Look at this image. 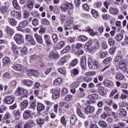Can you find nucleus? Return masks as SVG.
Listing matches in <instances>:
<instances>
[{
    "label": "nucleus",
    "instance_id": "nucleus-9",
    "mask_svg": "<svg viewBox=\"0 0 128 128\" xmlns=\"http://www.w3.org/2000/svg\"><path fill=\"white\" fill-rule=\"evenodd\" d=\"M11 16H12L13 18H18V20L22 19V12L13 10L11 12Z\"/></svg>",
    "mask_w": 128,
    "mask_h": 128
},
{
    "label": "nucleus",
    "instance_id": "nucleus-5",
    "mask_svg": "<svg viewBox=\"0 0 128 128\" xmlns=\"http://www.w3.org/2000/svg\"><path fill=\"white\" fill-rule=\"evenodd\" d=\"M26 40L28 42H30V44L32 46H34L36 44V40L34 37L32 36V34H27L26 35Z\"/></svg>",
    "mask_w": 128,
    "mask_h": 128
},
{
    "label": "nucleus",
    "instance_id": "nucleus-35",
    "mask_svg": "<svg viewBox=\"0 0 128 128\" xmlns=\"http://www.w3.org/2000/svg\"><path fill=\"white\" fill-rule=\"evenodd\" d=\"M98 124L101 128H106V126H108V124L104 120L99 121Z\"/></svg>",
    "mask_w": 128,
    "mask_h": 128
},
{
    "label": "nucleus",
    "instance_id": "nucleus-61",
    "mask_svg": "<svg viewBox=\"0 0 128 128\" xmlns=\"http://www.w3.org/2000/svg\"><path fill=\"white\" fill-rule=\"evenodd\" d=\"M10 114L8 112H7L4 116V120H8L10 118Z\"/></svg>",
    "mask_w": 128,
    "mask_h": 128
},
{
    "label": "nucleus",
    "instance_id": "nucleus-39",
    "mask_svg": "<svg viewBox=\"0 0 128 128\" xmlns=\"http://www.w3.org/2000/svg\"><path fill=\"white\" fill-rule=\"evenodd\" d=\"M66 46V42L62 40L58 42V44L57 45L58 48H64Z\"/></svg>",
    "mask_w": 128,
    "mask_h": 128
},
{
    "label": "nucleus",
    "instance_id": "nucleus-54",
    "mask_svg": "<svg viewBox=\"0 0 128 128\" xmlns=\"http://www.w3.org/2000/svg\"><path fill=\"white\" fill-rule=\"evenodd\" d=\"M32 24L34 26H36L38 25V20L37 18H34L32 20Z\"/></svg>",
    "mask_w": 128,
    "mask_h": 128
},
{
    "label": "nucleus",
    "instance_id": "nucleus-6",
    "mask_svg": "<svg viewBox=\"0 0 128 128\" xmlns=\"http://www.w3.org/2000/svg\"><path fill=\"white\" fill-rule=\"evenodd\" d=\"M94 110H96L94 106H88L84 108V112H85L86 114H92V112H94Z\"/></svg>",
    "mask_w": 128,
    "mask_h": 128
},
{
    "label": "nucleus",
    "instance_id": "nucleus-28",
    "mask_svg": "<svg viewBox=\"0 0 128 128\" xmlns=\"http://www.w3.org/2000/svg\"><path fill=\"white\" fill-rule=\"evenodd\" d=\"M13 68L15 70H17V72H20L22 68V66L20 64H16L13 66Z\"/></svg>",
    "mask_w": 128,
    "mask_h": 128
},
{
    "label": "nucleus",
    "instance_id": "nucleus-1",
    "mask_svg": "<svg viewBox=\"0 0 128 128\" xmlns=\"http://www.w3.org/2000/svg\"><path fill=\"white\" fill-rule=\"evenodd\" d=\"M28 90L18 87L16 90V96H21L22 98H28Z\"/></svg>",
    "mask_w": 128,
    "mask_h": 128
},
{
    "label": "nucleus",
    "instance_id": "nucleus-19",
    "mask_svg": "<svg viewBox=\"0 0 128 128\" xmlns=\"http://www.w3.org/2000/svg\"><path fill=\"white\" fill-rule=\"evenodd\" d=\"M32 112L30 110H27L25 111L23 114V118L26 120L28 118L29 116H30V114Z\"/></svg>",
    "mask_w": 128,
    "mask_h": 128
},
{
    "label": "nucleus",
    "instance_id": "nucleus-36",
    "mask_svg": "<svg viewBox=\"0 0 128 128\" xmlns=\"http://www.w3.org/2000/svg\"><path fill=\"white\" fill-rule=\"evenodd\" d=\"M4 64H8L10 62V59L8 57H5L2 60Z\"/></svg>",
    "mask_w": 128,
    "mask_h": 128
},
{
    "label": "nucleus",
    "instance_id": "nucleus-50",
    "mask_svg": "<svg viewBox=\"0 0 128 128\" xmlns=\"http://www.w3.org/2000/svg\"><path fill=\"white\" fill-rule=\"evenodd\" d=\"M104 84L106 86H112V82L109 80H106L104 82Z\"/></svg>",
    "mask_w": 128,
    "mask_h": 128
},
{
    "label": "nucleus",
    "instance_id": "nucleus-8",
    "mask_svg": "<svg viewBox=\"0 0 128 128\" xmlns=\"http://www.w3.org/2000/svg\"><path fill=\"white\" fill-rule=\"evenodd\" d=\"M102 83H98L96 85V87L98 88V90L100 94V96H104V87L102 86Z\"/></svg>",
    "mask_w": 128,
    "mask_h": 128
},
{
    "label": "nucleus",
    "instance_id": "nucleus-10",
    "mask_svg": "<svg viewBox=\"0 0 128 128\" xmlns=\"http://www.w3.org/2000/svg\"><path fill=\"white\" fill-rule=\"evenodd\" d=\"M34 36L38 44H44V40L42 36L38 35V34H35Z\"/></svg>",
    "mask_w": 128,
    "mask_h": 128
},
{
    "label": "nucleus",
    "instance_id": "nucleus-26",
    "mask_svg": "<svg viewBox=\"0 0 128 128\" xmlns=\"http://www.w3.org/2000/svg\"><path fill=\"white\" fill-rule=\"evenodd\" d=\"M71 56L70 54H68L66 56H64V57L60 58L61 60L64 62V64H66V62H68L69 60V58H70Z\"/></svg>",
    "mask_w": 128,
    "mask_h": 128
},
{
    "label": "nucleus",
    "instance_id": "nucleus-52",
    "mask_svg": "<svg viewBox=\"0 0 128 128\" xmlns=\"http://www.w3.org/2000/svg\"><path fill=\"white\" fill-rule=\"evenodd\" d=\"M9 86L10 88H16V81L14 80H12L9 84Z\"/></svg>",
    "mask_w": 128,
    "mask_h": 128
},
{
    "label": "nucleus",
    "instance_id": "nucleus-20",
    "mask_svg": "<svg viewBox=\"0 0 128 128\" xmlns=\"http://www.w3.org/2000/svg\"><path fill=\"white\" fill-rule=\"evenodd\" d=\"M44 105L40 102H38L37 104V110L38 112H42L44 110Z\"/></svg>",
    "mask_w": 128,
    "mask_h": 128
},
{
    "label": "nucleus",
    "instance_id": "nucleus-23",
    "mask_svg": "<svg viewBox=\"0 0 128 128\" xmlns=\"http://www.w3.org/2000/svg\"><path fill=\"white\" fill-rule=\"evenodd\" d=\"M27 8L28 10H32L34 8V1L32 0H28L27 1Z\"/></svg>",
    "mask_w": 128,
    "mask_h": 128
},
{
    "label": "nucleus",
    "instance_id": "nucleus-56",
    "mask_svg": "<svg viewBox=\"0 0 128 128\" xmlns=\"http://www.w3.org/2000/svg\"><path fill=\"white\" fill-rule=\"evenodd\" d=\"M42 23L44 26H48V24H50V22H48V20L46 18H43L42 20Z\"/></svg>",
    "mask_w": 128,
    "mask_h": 128
},
{
    "label": "nucleus",
    "instance_id": "nucleus-51",
    "mask_svg": "<svg viewBox=\"0 0 128 128\" xmlns=\"http://www.w3.org/2000/svg\"><path fill=\"white\" fill-rule=\"evenodd\" d=\"M30 14L31 16H34V18H38V16H40V14L36 10L31 12Z\"/></svg>",
    "mask_w": 128,
    "mask_h": 128
},
{
    "label": "nucleus",
    "instance_id": "nucleus-37",
    "mask_svg": "<svg viewBox=\"0 0 128 128\" xmlns=\"http://www.w3.org/2000/svg\"><path fill=\"white\" fill-rule=\"evenodd\" d=\"M115 42H116L114 41V40L113 38H110L108 39V44H109V46H114Z\"/></svg>",
    "mask_w": 128,
    "mask_h": 128
},
{
    "label": "nucleus",
    "instance_id": "nucleus-48",
    "mask_svg": "<svg viewBox=\"0 0 128 128\" xmlns=\"http://www.w3.org/2000/svg\"><path fill=\"white\" fill-rule=\"evenodd\" d=\"M91 14L95 18H98V13L97 11L94 10H92L91 11Z\"/></svg>",
    "mask_w": 128,
    "mask_h": 128
},
{
    "label": "nucleus",
    "instance_id": "nucleus-3",
    "mask_svg": "<svg viewBox=\"0 0 128 128\" xmlns=\"http://www.w3.org/2000/svg\"><path fill=\"white\" fill-rule=\"evenodd\" d=\"M14 40L15 42L18 44H22L24 42V36L20 34H16L14 36Z\"/></svg>",
    "mask_w": 128,
    "mask_h": 128
},
{
    "label": "nucleus",
    "instance_id": "nucleus-14",
    "mask_svg": "<svg viewBox=\"0 0 128 128\" xmlns=\"http://www.w3.org/2000/svg\"><path fill=\"white\" fill-rule=\"evenodd\" d=\"M4 100L7 104H12L14 102V98L12 96H6Z\"/></svg>",
    "mask_w": 128,
    "mask_h": 128
},
{
    "label": "nucleus",
    "instance_id": "nucleus-45",
    "mask_svg": "<svg viewBox=\"0 0 128 128\" xmlns=\"http://www.w3.org/2000/svg\"><path fill=\"white\" fill-rule=\"evenodd\" d=\"M60 20L62 24H64V22H66V16H64V14H60Z\"/></svg>",
    "mask_w": 128,
    "mask_h": 128
},
{
    "label": "nucleus",
    "instance_id": "nucleus-42",
    "mask_svg": "<svg viewBox=\"0 0 128 128\" xmlns=\"http://www.w3.org/2000/svg\"><path fill=\"white\" fill-rule=\"evenodd\" d=\"M102 18L104 20H108L110 18V16L108 14H102Z\"/></svg>",
    "mask_w": 128,
    "mask_h": 128
},
{
    "label": "nucleus",
    "instance_id": "nucleus-60",
    "mask_svg": "<svg viewBox=\"0 0 128 128\" xmlns=\"http://www.w3.org/2000/svg\"><path fill=\"white\" fill-rule=\"evenodd\" d=\"M61 124L63 126H66V118L64 116H62L60 119Z\"/></svg>",
    "mask_w": 128,
    "mask_h": 128
},
{
    "label": "nucleus",
    "instance_id": "nucleus-57",
    "mask_svg": "<svg viewBox=\"0 0 128 128\" xmlns=\"http://www.w3.org/2000/svg\"><path fill=\"white\" fill-rule=\"evenodd\" d=\"M38 94H40V90H36L34 92V94L36 96L38 97V98H40V100H42V98L40 96H38Z\"/></svg>",
    "mask_w": 128,
    "mask_h": 128
},
{
    "label": "nucleus",
    "instance_id": "nucleus-29",
    "mask_svg": "<svg viewBox=\"0 0 128 128\" xmlns=\"http://www.w3.org/2000/svg\"><path fill=\"white\" fill-rule=\"evenodd\" d=\"M124 76L122 74V73H117L115 76V78L116 80H124Z\"/></svg>",
    "mask_w": 128,
    "mask_h": 128
},
{
    "label": "nucleus",
    "instance_id": "nucleus-43",
    "mask_svg": "<svg viewBox=\"0 0 128 128\" xmlns=\"http://www.w3.org/2000/svg\"><path fill=\"white\" fill-rule=\"evenodd\" d=\"M77 114L80 118H86V116L82 114V111H80V108H78L76 110Z\"/></svg>",
    "mask_w": 128,
    "mask_h": 128
},
{
    "label": "nucleus",
    "instance_id": "nucleus-11",
    "mask_svg": "<svg viewBox=\"0 0 128 128\" xmlns=\"http://www.w3.org/2000/svg\"><path fill=\"white\" fill-rule=\"evenodd\" d=\"M80 64L83 70L86 68V58L83 56L81 58Z\"/></svg>",
    "mask_w": 128,
    "mask_h": 128
},
{
    "label": "nucleus",
    "instance_id": "nucleus-27",
    "mask_svg": "<svg viewBox=\"0 0 128 128\" xmlns=\"http://www.w3.org/2000/svg\"><path fill=\"white\" fill-rule=\"evenodd\" d=\"M109 12L110 14H118V9L114 8H111L109 10Z\"/></svg>",
    "mask_w": 128,
    "mask_h": 128
},
{
    "label": "nucleus",
    "instance_id": "nucleus-64",
    "mask_svg": "<svg viewBox=\"0 0 128 128\" xmlns=\"http://www.w3.org/2000/svg\"><path fill=\"white\" fill-rule=\"evenodd\" d=\"M119 68H124L126 66V64L124 62L122 61L119 63Z\"/></svg>",
    "mask_w": 128,
    "mask_h": 128
},
{
    "label": "nucleus",
    "instance_id": "nucleus-30",
    "mask_svg": "<svg viewBox=\"0 0 128 128\" xmlns=\"http://www.w3.org/2000/svg\"><path fill=\"white\" fill-rule=\"evenodd\" d=\"M124 38V34H119L116 36L115 40L116 42H120Z\"/></svg>",
    "mask_w": 128,
    "mask_h": 128
},
{
    "label": "nucleus",
    "instance_id": "nucleus-40",
    "mask_svg": "<svg viewBox=\"0 0 128 128\" xmlns=\"http://www.w3.org/2000/svg\"><path fill=\"white\" fill-rule=\"evenodd\" d=\"M28 24V21L27 20H24L23 22H20L19 24L20 28H26Z\"/></svg>",
    "mask_w": 128,
    "mask_h": 128
},
{
    "label": "nucleus",
    "instance_id": "nucleus-33",
    "mask_svg": "<svg viewBox=\"0 0 128 128\" xmlns=\"http://www.w3.org/2000/svg\"><path fill=\"white\" fill-rule=\"evenodd\" d=\"M70 50V46H68L61 51V54H64L68 52Z\"/></svg>",
    "mask_w": 128,
    "mask_h": 128
},
{
    "label": "nucleus",
    "instance_id": "nucleus-21",
    "mask_svg": "<svg viewBox=\"0 0 128 128\" xmlns=\"http://www.w3.org/2000/svg\"><path fill=\"white\" fill-rule=\"evenodd\" d=\"M77 40L79 42H86V40H88V38L85 36L80 35L78 36Z\"/></svg>",
    "mask_w": 128,
    "mask_h": 128
},
{
    "label": "nucleus",
    "instance_id": "nucleus-7",
    "mask_svg": "<svg viewBox=\"0 0 128 128\" xmlns=\"http://www.w3.org/2000/svg\"><path fill=\"white\" fill-rule=\"evenodd\" d=\"M50 92L52 94V98H54V100H56V98H60V91L56 89H52Z\"/></svg>",
    "mask_w": 128,
    "mask_h": 128
},
{
    "label": "nucleus",
    "instance_id": "nucleus-63",
    "mask_svg": "<svg viewBox=\"0 0 128 128\" xmlns=\"http://www.w3.org/2000/svg\"><path fill=\"white\" fill-rule=\"evenodd\" d=\"M0 10L2 12H6L8 10V6H2V7L1 8Z\"/></svg>",
    "mask_w": 128,
    "mask_h": 128
},
{
    "label": "nucleus",
    "instance_id": "nucleus-38",
    "mask_svg": "<svg viewBox=\"0 0 128 128\" xmlns=\"http://www.w3.org/2000/svg\"><path fill=\"white\" fill-rule=\"evenodd\" d=\"M88 66L90 68H92L94 66V62H92V59L88 58Z\"/></svg>",
    "mask_w": 128,
    "mask_h": 128
},
{
    "label": "nucleus",
    "instance_id": "nucleus-49",
    "mask_svg": "<svg viewBox=\"0 0 128 128\" xmlns=\"http://www.w3.org/2000/svg\"><path fill=\"white\" fill-rule=\"evenodd\" d=\"M54 10H54V12L55 14H58L60 12V6H55L54 7Z\"/></svg>",
    "mask_w": 128,
    "mask_h": 128
},
{
    "label": "nucleus",
    "instance_id": "nucleus-18",
    "mask_svg": "<svg viewBox=\"0 0 128 128\" xmlns=\"http://www.w3.org/2000/svg\"><path fill=\"white\" fill-rule=\"evenodd\" d=\"M20 53L21 56H26L28 54V48L26 46H24L20 49Z\"/></svg>",
    "mask_w": 128,
    "mask_h": 128
},
{
    "label": "nucleus",
    "instance_id": "nucleus-31",
    "mask_svg": "<svg viewBox=\"0 0 128 128\" xmlns=\"http://www.w3.org/2000/svg\"><path fill=\"white\" fill-rule=\"evenodd\" d=\"M32 126H34V122H27L24 124V128H32Z\"/></svg>",
    "mask_w": 128,
    "mask_h": 128
},
{
    "label": "nucleus",
    "instance_id": "nucleus-32",
    "mask_svg": "<svg viewBox=\"0 0 128 128\" xmlns=\"http://www.w3.org/2000/svg\"><path fill=\"white\" fill-rule=\"evenodd\" d=\"M89 100H98V94H92L88 96Z\"/></svg>",
    "mask_w": 128,
    "mask_h": 128
},
{
    "label": "nucleus",
    "instance_id": "nucleus-62",
    "mask_svg": "<svg viewBox=\"0 0 128 128\" xmlns=\"http://www.w3.org/2000/svg\"><path fill=\"white\" fill-rule=\"evenodd\" d=\"M44 122V120L42 118H38L36 120V122L38 124H43Z\"/></svg>",
    "mask_w": 128,
    "mask_h": 128
},
{
    "label": "nucleus",
    "instance_id": "nucleus-16",
    "mask_svg": "<svg viewBox=\"0 0 128 128\" xmlns=\"http://www.w3.org/2000/svg\"><path fill=\"white\" fill-rule=\"evenodd\" d=\"M44 40L45 43L47 44L48 46H49L50 44H52V42H51L50 36L48 35V34L44 35Z\"/></svg>",
    "mask_w": 128,
    "mask_h": 128
},
{
    "label": "nucleus",
    "instance_id": "nucleus-44",
    "mask_svg": "<svg viewBox=\"0 0 128 128\" xmlns=\"http://www.w3.org/2000/svg\"><path fill=\"white\" fill-rule=\"evenodd\" d=\"M78 64V59L75 58L70 63V66H75Z\"/></svg>",
    "mask_w": 128,
    "mask_h": 128
},
{
    "label": "nucleus",
    "instance_id": "nucleus-17",
    "mask_svg": "<svg viewBox=\"0 0 128 128\" xmlns=\"http://www.w3.org/2000/svg\"><path fill=\"white\" fill-rule=\"evenodd\" d=\"M48 58H60V55H58V54L54 53V52H51Z\"/></svg>",
    "mask_w": 128,
    "mask_h": 128
},
{
    "label": "nucleus",
    "instance_id": "nucleus-22",
    "mask_svg": "<svg viewBox=\"0 0 128 128\" xmlns=\"http://www.w3.org/2000/svg\"><path fill=\"white\" fill-rule=\"evenodd\" d=\"M58 72H60V74H64V76H66V70L64 68V67H61L58 69Z\"/></svg>",
    "mask_w": 128,
    "mask_h": 128
},
{
    "label": "nucleus",
    "instance_id": "nucleus-13",
    "mask_svg": "<svg viewBox=\"0 0 128 128\" xmlns=\"http://www.w3.org/2000/svg\"><path fill=\"white\" fill-rule=\"evenodd\" d=\"M28 106V102L25 100L20 103V108L22 110H24L25 108Z\"/></svg>",
    "mask_w": 128,
    "mask_h": 128
},
{
    "label": "nucleus",
    "instance_id": "nucleus-12",
    "mask_svg": "<svg viewBox=\"0 0 128 128\" xmlns=\"http://www.w3.org/2000/svg\"><path fill=\"white\" fill-rule=\"evenodd\" d=\"M21 82L22 84H24L27 86H32V85L34 84V81L28 80H22Z\"/></svg>",
    "mask_w": 128,
    "mask_h": 128
},
{
    "label": "nucleus",
    "instance_id": "nucleus-24",
    "mask_svg": "<svg viewBox=\"0 0 128 128\" xmlns=\"http://www.w3.org/2000/svg\"><path fill=\"white\" fill-rule=\"evenodd\" d=\"M2 78L4 80H10L12 78V74L8 72H6L3 74Z\"/></svg>",
    "mask_w": 128,
    "mask_h": 128
},
{
    "label": "nucleus",
    "instance_id": "nucleus-15",
    "mask_svg": "<svg viewBox=\"0 0 128 128\" xmlns=\"http://www.w3.org/2000/svg\"><path fill=\"white\" fill-rule=\"evenodd\" d=\"M62 78H59L54 80L53 82H54V86H58L62 85Z\"/></svg>",
    "mask_w": 128,
    "mask_h": 128
},
{
    "label": "nucleus",
    "instance_id": "nucleus-41",
    "mask_svg": "<svg viewBox=\"0 0 128 128\" xmlns=\"http://www.w3.org/2000/svg\"><path fill=\"white\" fill-rule=\"evenodd\" d=\"M9 22L11 26H16V24H18L16 20H14V18H11Z\"/></svg>",
    "mask_w": 128,
    "mask_h": 128
},
{
    "label": "nucleus",
    "instance_id": "nucleus-53",
    "mask_svg": "<svg viewBox=\"0 0 128 128\" xmlns=\"http://www.w3.org/2000/svg\"><path fill=\"white\" fill-rule=\"evenodd\" d=\"M120 116H126V110L122 108L120 110Z\"/></svg>",
    "mask_w": 128,
    "mask_h": 128
},
{
    "label": "nucleus",
    "instance_id": "nucleus-58",
    "mask_svg": "<svg viewBox=\"0 0 128 128\" xmlns=\"http://www.w3.org/2000/svg\"><path fill=\"white\" fill-rule=\"evenodd\" d=\"M52 38L54 42H58V35H56V34H52Z\"/></svg>",
    "mask_w": 128,
    "mask_h": 128
},
{
    "label": "nucleus",
    "instance_id": "nucleus-55",
    "mask_svg": "<svg viewBox=\"0 0 128 128\" xmlns=\"http://www.w3.org/2000/svg\"><path fill=\"white\" fill-rule=\"evenodd\" d=\"M100 48V42H98V40H96L94 44V49L98 50V48Z\"/></svg>",
    "mask_w": 128,
    "mask_h": 128
},
{
    "label": "nucleus",
    "instance_id": "nucleus-34",
    "mask_svg": "<svg viewBox=\"0 0 128 128\" xmlns=\"http://www.w3.org/2000/svg\"><path fill=\"white\" fill-rule=\"evenodd\" d=\"M76 116L74 115H72L70 119V124H76Z\"/></svg>",
    "mask_w": 128,
    "mask_h": 128
},
{
    "label": "nucleus",
    "instance_id": "nucleus-46",
    "mask_svg": "<svg viewBox=\"0 0 128 128\" xmlns=\"http://www.w3.org/2000/svg\"><path fill=\"white\" fill-rule=\"evenodd\" d=\"M6 110H8V108L6 106L2 105L0 107V114H4V112Z\"/></svg>",
    "mask_w": 128,
    "mask_h": 128
},
{
    "label": "nucleus",
    "instance_id": "nucleus-25",
    "mask_svg": "<svg viewBox=\"0 0 128 128\" xmlns=\"http://www.w3.org/2000/svg\"><path fill=\"white\" fill-rule=\"evenodd\" d=\"M6 32H7L9 36H12V34H14V30H12V28L6 26Z\"/></svg>",
    "mask_w": 128,
    "mask_h": 128
},
{
    "label": "nucleus",
    "instance_id": "nucleus-59",
    "mask_svg": "<svg viewBox=\"0 0 128 128\" xmlns=\"http://www.w3.org/2000/svg\"><path fill=\"white\" fill-rule=\"evenodd\" d=\"M112 62V58L108 57L104 60V64H108V62Z\"/></svg>",
    "mask_w": 128,
    "mask_h": 128
},
{
    "label": "nucleus",
    "instance_id": "nucleus-4",
    "mask_svg": "<svg viewBox=\"0 0 128 128\" xmlns=\"http://www.w3.org/2000/svg\"><path fill=\"white\" fill-rule=\"evenodd\" d=\"M72 8H74L72 4L66 3L60 6V10L63 12H66L68 10H72Z\"/></svg>",
    "mask_w": 128,
    "mask_h": 128
},
{
    "label": "nucleus",
    "instance_id": "nucleus-47",
    "mask_svg": "<svg viewBox=\"0 0 128 128\" xmlns=\"http://www.w3.org/2000/svg\"><path fill=\"white\" fill-rule=\"evenodd\" d=\"M115 62H122V56H116L114 58Z\"/></svg>",
    "mask_w": 128,
    "mask_h": 128
},
{
    "label": "nucleus",
    "instance_id": "nucleus-2",
    "mask_svg": "<svg viewBox=\"0 0 128 128\" xmlns=\"http://www.w3.org/2000/svg\"><path fill=\"white\" fill-rule=\"evenodd\" d=\"M64 30H68L74 28V20L70 18H68L64 25Z\"/></svg>",
    "mask_w": 128,
    "mask_h": 128
}]
</instances>
